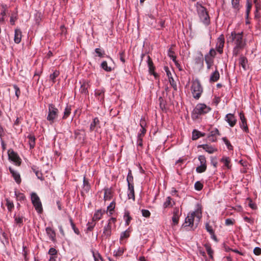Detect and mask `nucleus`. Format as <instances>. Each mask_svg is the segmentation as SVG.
Here are the masks:
<instances>
[{"label": "nucleus", "mask_w": 261, "mask_h": 261, "mask_svg": "<svg viewBox=\"0 0 261 261\" xmlns=\"http://www.w3.org/2000/svg\"><path fill=\"white\" fill-rule=\"evenodd\" d=\"M243 34V32L237 33L233 31L229 37V40L232 42L233 45L232 50L233 56H238L247 45L246 39L244 38Z\"/></svg>", "instance_id": "obj_1"}, {"label": "nucleus", "mask_w": 261, "mask_h": 261, "mask_svg": "<svg viewBox=\"0 0 261 261\" xmlns=\"http://www.w3.org/2000/svg\"><path fill=\"white\" fill-rule=\"evenodd\" d=\"M197 12L200 21L206 25H208L210 22V18L206 8L201 4L197 3Z\"/></svg>", "instance_id": "obj_2"}, {"label": "nucleus", "mask_w": 261, "mask_h": 261, "mask_svg": "<svg viewBox=\"0 0 261 261\" xmlns=\"http://www.w3.org/2000/svg\"><path fill=\"white\" fill-rule=\"evenodd\" d=\"M58 115V110L53 104H49L48 106V113L47 116V120L52 124L55 122V119Z\"/></svg>", "instance_id": "obj_3"}, {"label": "nucleus", "mask_w": 261, "mask_h": 261, "mask_svg": "<svg viewBox=\"0 0 261 261\" xmlns=\"http://www.w3.org/2000/svg\"><path fill=\"white\" fill-rule=\"evenodd\" d=\"M116 219L114 218H111L108 224L104 227L103 231V236L106 238H109L111 235V230L113 227L115 226Z\"/></svg>", "instance_id": "obj_4"}, {"label": "nucleus", "mask_w": 261, "mask_h": 261, "mask_svg": "<svg viewBox=\"0 0 261 261\" xmlns=\"http://www.w3.org/2000/svg\"><path fill=\"white\" fill-rule=\"evenodd\" d=\"M31 196L32 202L35 210L38 213H41L43 211V209L42 203L39 197L35 193H32Z\"/></svg>", "instance_id": "obj_5"}, {"label": "nucleus", "mask_w": 261, "mask_h": 261, "mask_svg": "<svg viewBox=\"0 0 261 261\" xmlns=\"http://www.w3.org/2000/svg\"><path fill=\"white\" fill-rule=\"evenodd\" d=\"M211 109L204 103H198L197 105V119L198 115H204L208 113Z\"/></svg>", "instance_id": "obj_6"}, {"label": "nucleus", "mask_w": 261, "mask_h": 261, "mask_svg": "<svg viewBox=\"0 0 261 261\" xmlns=\"http://www.w3.org/2000/svg\"><path fill=\"white\" fill-rule=\"evenodd\" d=\"M198 160L200 165L197 166V172L202 173L206 170L207 167L205 157L204 155H199Z\"/></svg>", "instance_id": "obj_7"}, {"label": "nucleus", "mask_w": 261, "mask_h": 261, "mask_svg": "<svg viewBox=\"0 0 261 261\" xmlns=\"http://www.w3.org/2000/svg\"><path fill=\"white\" fill-rule=\"evenodd\" d=\"M9 159L13 162L16 165H20L21 159L17 154L12 150H9L8 151Z\"/></svg>", "instance_id": "obj_8"}, {"label": "nucleus", "mask_w": 261, "mask_h": 261, "mask_svg": "<svg viewBox=\"0 0 261 261\" xmlns=\"http://www.w3.org/2000/svg\"><path fill=\"white\" fill-rule=\"evenodd\" d=\"M195 213V212H193L191 214H188L185 219V223L182 224L183 227L192 226L193 225Z\"/></svg>", "instance_id": "obj_9"}, {"label": "nucleus", "mask_w": 261, "mask_h": 261, "mask_svg": "<svg viewBox=\"0 0 261 261\" xmlns=\"http://www.w3.org/2000/svg\"><path fill=\"white\" fill-rule=\"evenodd\" d=\"M225 42V39L223 35H221L217 39L216 44L217 50L220 53H223V48Z\"/></svg>", "instance_id": "obj_10"}, {"label": "nucleus", "mask_w": 261, "mask_h": 261, "mask_svg": "<svg viewBox=\"0 0 261 261\" xmlns=\"http://www.w3.org/2000/svg\"><path fill=\"white\" fill-rule=\"evenodd\" d=\"M100 121L97 117L93 119V121L90 125V131L98 132V129L100 128Z\"/></svg>", "instance_id": "obj_11"}, {"label": "nucleus", "mask_w": 261, "mask_h": 261, "mask_svg": "<svg viewBox=\"0 0 261 261\" xmlns=\"http://www.w3.org/2000/svg\"><path fill=\"white\" fill-rule=\"evenodd\" d=\"M132 231V229L129 227L126 230L121 233L119 239L120 244H123L125 242V240L129 237Z\"/></svg>", "instance_id": "obj_12"}, {"label": "nucleus", "mask_w": 261, "mask_h": 261, "mask_svg": "<svg viewBox=\"0 0 261 261\" xmlns=\"http://www.w3.org/2000/svg\"><path fill=\"white\" fill-rule=\"evenodd\" d=\"M225 120L228 123L231 127L235 125L237 122V119L232 114H227L225 116Z\"/></svg>", "instance_id": "obj_13"}, {"label": "nucleus", "mask_w": 261, "mask_h": 261, "mask_svg": "<svg viewBox=\"0 0 261 261\" xmlns=\"http://www.w3.org/2000/svg\"><path fill=\"white\" fill-rule=\"evenodd\" d=\"M239 115L241 121L240 123V126L245 132H247L248 131V128L245 116L243 113H240Z\"/></svg>", "instance_id": "obj_14"}, {"label": "nucleus", "mask_w": 261, "mask_h": 261, "mask_svg": "<svg viewBox=\"0 0 261 261\" xmlns=\"http://www.w3.org/2000/svg\"><path fill=\"white\" fill-rule=\"evenodd\" d=\"M9 170L10 173H11L13 177L14 178L15 181L16 182V183L19 184L21 181L19 173L18 172L15 171L11 167H9Z\"/></svg>", "instance_id": "obj_15"}, {"label": "nucleus", "mask_w": 261, "mask_h": 261, "mask_svg": "<svg viewBox=\"0 0 261 261\" xmlns=\"http://www.w3.org/2000/svg\"><path fill=\"white\" fill-rule=\"evenodd\" d=\"M89 86V82L88 81H83L80 88V92L87 94L88 93V88Z\"/></svg>", "instance_id": "obj_16"}, {"label": "nucleus", "mask_w": 261, "mask_h": 261, "mask_svg": "<svg viewBox=\"0 0 261 261\" xmlns=\"http://www.w3.org/2000/svg\"><path fill=\"white\" fill-rule=\"evenodd\" d=\"M110 60L109 65H108V63L107 61H103L101 64V67L107 72H110L113 70V69H114V67L111 64L113 62V61L111 59H110Z\"/></svg>", "instance_id": "obj_17"}, {"label": "nucleus", "mask_w": 261, "mask_h": 261, "mask_svg": "<svg viewBox=\"0 0 261 261\" xmlns=\"http://www.w3.org/2000/svg\"><path fill=\"white\" fill-rule=\"evenodd\" d=\"M197 147H202L203 149L209 153H213L217 151V149L216 148L210 146L207 144L199 145Z\"/></svg>", "instance_id": "obj_18"}, {"label": "nucleus", "mask_w": 261, "mask_h": 261, "mask_svg": "<svg viewBox=\"0 0 261 261\" xmlns=\"http://www.w3.org/2000/svg\"><path fill=\"white\" fill-rule=\"evenodd\" d=\"M22 32L19 29H16L14 32V41L15 43L18 44L21 40Z\"/></svg>", "instance_id": "obj_19"}, {"label": "nucleus", "mask_w": 261, "mask_h": 261, "mask_svg": "<svg viewBox=\"0 0 261 261\" xmlns=\"http://www.w3.org/2000/svg\"><path fill=\"white\" fill-rule=\"evenodd\" d=\"M127 196L129 199L135 200V191L134 185L128 186Z\"/></svg>", "instance_id": "obj_20"}, {"label": "nucleus", "mask_w": 261, "mask_h": 261, "mask_svg": "<svg viewBox=\"0 0 261 261\" xmlns=\"http://www.w3.org/2000/svg\"><path fill=\"white\" fill-rule=\"evenodd\" d=\"M147 64L149 68V71L151 74H153L155 75V73L154 72V67L153 66V62L152 60L149 56H147Z\"/></svg>", "instance_id": "obj_21"}, {"label": "nucleus", "mask_w": 261, "mask_h": 261, "mask_svg": "<svg viewBox=\"0 0 261 261\" xmlns=\"http://www.w3.org/2000/svg\"><path fill=\"white\" fill-rule=\"evenodd\" d=\"M175 204V202L169 196L167 197L166 201L163 203L164 208H166L169 207H172Z\"/></svg>", "instance_id": "obj_22"}, {"label": "nucleus", "mask_w": 261, "mask_h": 261, "mask_svg": "<svg viewBox=\"0 0 261 261\" xmlns=\"http://www.w3.org/2000/svg\"><path fill=\"white\" fill-rule=\"evenodd\" d=\"M46 232L49 238V239L54 241L55 240L56 234L55 231L50 227L46 228Z\"/></svg>", "instance_id": "obj_23"}, {"label": "nucleus", "mask_w": 261, "mask_h": 261, "mask_svg": "<svg viewBox=\"0 0 261 261\" xmlns=\"http://www.w3.org/2000/svg\"><path fill=\"white\" fill-rule=\"evenodd\" d=\"M247 63L248 60L247 58L243 56H241L239 58V64L243 67L244 70H246L247 69L246 67Z\"/></svg>", "instance_id": "obj_24"}, {"label": "nucleus", "mask_w": 261, "mask_h": 261, "mask_svg": "<svg viewBox=\"0 0 261 261\" xmlns=\"http://www.w3.org/2000/svg\"><path fill=\"white\" fill-rule=\"evenodd\" d=\"M105 211H102L101 210H98L95 212L93 217V220L94 221H98L101 219Z\"/></svg>", "instance_id": "obj_25"}, {"label": "nucleus", "mask_w": 261, "mask_h": 261, "mask_svg": "<svg viewBox=\"0 0 261 261\" xmlns=\"http://www.w3.org/2000/svg\"><path fill=\"white\" fill-rule=\"evenodd\" d=\"M28 143L29 144L30 149L33 148L35 145V136L32 135H29L27 136Z\"/></svg>", "instance_id": "obj_26"}, {"label": "nucleus", "mask_w": 261, "mask_h": 261, "mask_svg": "<svg viewBox=\"0 0 261 261\" xmlns=\"http://www.w3.org/2000/svg\"><path fill=\"white\" fill-rule=\"evenodd\" d=\"M220 77V74L217 70H216L211 75L210 81L211 82H217Z\"/></svg>", "instance_id": "obj_27"}, {"label": "nucleus", "mask_w": 261, "mask_h": 261, "mask_svg": "<svg viewBox=\"0 0 261 261\" xmlns=\"http://www.w3.org/2000/svg\"><path fill=\"white\" fill-rule=\"evenodd\" d=\"M231 5L236 12L237 13L240 9V0H231Z\"/></svg>", "instance_id": "obj_28"}, {"label": "nucleus", "mask_w": 261, "mask_h": 261, "mask_svg": "<svg viewBox=\"0 0 261 261\" xmlns=\"http://www.w3.org/2000/svg\"><path fill=\"white\" fill-rule=\"evenodd\" d=\"M246 18H248L249 14L252 8V3L250 0H246Z\"/></svg>", "instance_id": "obj_29"}, {"label": "nucleus", "mask_w": 261, "mask_h": 261, "mask_svg": "<svg viewBox=\"0 0 261 261\" xmlns=\"http://www.w3.org/2000/svg\"><path fill=\"white\" fill-rule=\"evenodd\" d=\"M133 180V176L132 173V171L130 170H129L126 178L127 186L134 185Z\"/></svg>", "instance_id": "obj_30"}, {"label": "nucleus", "mask_w": 261, "mask_h": 261, "mask_svg": "<svg viewBox=\"0 0 261 261\" xmlns=\"http://www.w3.org/2000/svg\"><path fill=\"white\" fill-rule=\"evenodd\" d=\"M112 197V192L111 189H106L105 190V194H104V200L105 201L109 200L111 199Z\"/></svg>", "instance_id": "obj_31"}, {"label": "nucleus", "mask_w": 261, "mask_h": 261, "mask_svg": "<svg viewBox=\"0 0 261 261\" xmlns=\"http://www.w3.org/2000/svg\"><path fill=\"white\" fill-rule=\"evenodd\" d=\"M125 248L123 247H119L117 250L114 251V255L115 256H119L123 254L124 252Z\"/></svg>", "instance_id": "obj_32"}, {"label": "nucleus", "mask_w": 261, "mask_h": 261, "mask_svg": "<svg viewBox=\"0 0 261 261\" xmlns=\"http://www.w3.org/2000/svg\"><path fill=\"white\" fill-rule=\"evenodd\" d=\"M71 106H67L64 110V115L63 117V119H66L69 116V115H70V114L71 113Z\"/></svg>", "instance_id": "obj_33"}, {"label": "nucleus", "mask_w": 261, "mask_h": 261, "mask_svg": "<svg viewBox=\"0 0 261 261\" xmlns=\"http://www.w3.org/2000/svg\"><path fill=\"white\" fill-rule=\"evenodd\" d=\"M124 219L125 220V225H128L132 220V217L130 216L129 213L128 212H126L125 213L124 215Z\"/></svg>", "instance_id": "obj_34"}, {"label": "nucleus", "mask_w": 261, "mask_h": 261, "mask_svg": "<svg viewBox=\"0 0 261 261\" xmlns=\"http://www.w3.org/2000/svg\"><path fill=\"white\" fill-rule=\"evenodd\" d=\"M205 249H206V250L207 252V254L209 255L210 258L213 259V251L211 249V246L208 244H205Z\"/></svg>", "instance_id": "obj_35"}, {"label": "nucleus", "mask_w": 261, "mask_h": 261, "mask_svg": "<svg viewBox=\"0 0 261 261\" xmlns=\"http://www.w3.org/2000/svg\"><path fill=\"white\" fill-rule=\"evenodd\" d=\"M92 254L94 261H103L101 255L98 252H95L94 251H92Z\"/></svg>", "instance_id": "obj_36"}, {"label": "nucleus", "mask_w": 261, "mask_h": 261, "mask_svg": "<svg viewBox=\"0 0 261 261\" xmlns=\"http://www.w3.org/2000/svg\"><path fill=\"white\" fill-rule=\"evenodd\" d=\"M221 162H223L224 164V165L227 168H229V163H230V159L228 157L224 156L223 157L221 160Z\"/></svg>", "instance_id": "obj_37"}, {"label": "nucleus", "mask_w": 261, "mask_h": 261, "mask_svg": "<svg viewBox=\"0 0 261 261\" xmlns=\"http://www.w3.org/2000/svg\"><path fill=\"white\" fill-rule=\"evenodd\" d=\"M180 216H176L173 215L172 217V226H175L178 224L179 217Z\"/></svg>", "instance_id": "obj_38"}, {"label": "nucleus", "mask_w": 261, "mask_h": 261, "mask_svg": "<svg viewBox=\"0 0 261 261\" xmlns=\"http://www.w3.org/2000/svg\"><path fill=\"white\" fill-rule=\"evenodd\" d=\"M6 206L9 211L11 212L13 208H14V204L13 202L10 200L7 199H6Z\"/></svg>", "instance_id": "obj_39"}, {"label": "nucleus", "mask_w": 261, "mask_h": 261, "mask_svg": "<svg viewBox=\"0 0 261 261\" xmlns=\"http://www.w3.org/2000/svg\"><path fill=\"white\" fill-rule=\"evenodd\" d=\"M201 210V206L199 204H197V219L199 220H200L202 217Z\"/></svg>", "instance_id": "obj_40"}, {"label": "nucleus", "mask_w": 261, "mask_h": 261, "mask_svg": "<svg viewBox=\"0 0 261 261\" xmlns=\"http://www.w3.org/2000/svg\"><path fill=\"white\" fill-rule=\"evenodd\" d=\"M222 140L224 142V143L227 146V148L229 150H232L233 149V146L230 144V142L228 141V140L226 137H223L222 138Z\"/></svg>", "instance_id": "obj_41"}, {"label": "nucleus", "mask_w": 261, "mask_h": 261, "mask_svg": "<svg viewBox=\"0 0 261 261\" xmlns=\"http://www.w3.org/2000/svg\"><path fill=\"white\" fill-rule=\"evenodd\" d=\"M95 94L96 96H99L98 99H100V100L103 99L104 92L103 90H96Z\"/></svg>", "instance_id": "obj_42"}, {"label": "nucleus", "mask_w": 261, "mask_h": 261, "mask_svg": "<svg viewBox=\"0 0 261 261\" xmlns=\"http://www.w3.org/2000/svg\"><path fill=\"white\" fill-rule=\"evenodd\" d=\"M59 75V72L57 70L55 71L52 74L50 75V79L52 80L53 83H55V80Z\"/></svg>", "instance_id": "obj_43"}, {"label": "nucleus", "mask_w": 261, "mask_h": 261, "mask_svg": "<svg viewBox=\"0 0 261 261\" xmlns=\"http://www.w3.org/2000/svg\"><path fill=\"white\" fill-rule=\"evenodd\" d=\"M83 185L84 190L86 191H88L90 188V186L88 181L86 179L85 177L84 178Z\"/></svg>", "instance_id": "obj_44"}, {"label": "nucleus", "mask_w": 261, "mask_h": 261, "mask_svg": "<svg viewBox=\"0 0 261 261\" xmlns=\"http://www.w3.org/2000/svg\"><path fill=\"white\" fill-rule=\"evenodd\" d=\"M70 220V224H71V226L72 227V229L73 230L74 232L77 234H80V231L78 229V228H77L76 227H75V224H74V223L73 222V221L72 220L71 218H70L69 219Z\"/></svg>", "instance_id": "obj_45"}, {"label": "nucleus", "mask_w": 261, "mask_h": 261, "mask_svg": "<svg viewBox=\"0 0 261 261\" xmlns=\"http://www.w3.org/2000/svg\"><path fill=\"white\" fill-rule=\"evenodd\" d=\"M205 60L207 65V68H210L213 61L211 57H209L208 55L205 56Z\"/></svg>", "instance_id": "obj_46"}, {"label": "nucleus", "mask_w": 261, "mask_h": 261, "mask_svg": "<svg viewBox=\"0 0 261 261\" xmlns=\"http://www.w3.org/2000/svg\"><path fill=\"white\" fill-rule=\"evenodd\" d=\"M23 217L22 216H15V222L16 224L20 225L23 223Z\"/></svg>", "instance_id": "obj_47"}, {"label": "nucleus", "mask_w": 261, "mask_h": 261, "mask_svg": "<svg viewBox=\"0 0 261 261\" xmlns=\"http://www.w3.org/2000/svg\"><path fill=\"white\" fill-rule=\"evenodd\" d=\"M115 206V203L112 201L107 207V210L112 214Z\"/></svg>", "instance_id": "obj_48"}, {"label": "nucleus", "mask_w": 261, "mask_h": 261, "mask_svg": "<svg viewBox=\"0 0 261 261\" xmlns=\"http://www.w3.org/2000/svg\"><path fill=\"white\" fill-rule=\"evenodd\" d=\"M169 81L170 84L173 87L174 90H177V88L176 83L175 81L174 80V79H173V77L170 78V79H169Z\"/></svg>", "instance_id": "obj_49"}, {"label": "nucleus", "mask_w": 261, "mask_h": 261, "mask_svg": "<svg viewBox=\"0 0 261 261\" xmlns=\"http://www.w3.org/2000/svg\"><path fill=\"white\" fill-rule=\"evenodd\" d=\"M33 169L34 170V172L35 173V174L37 176V177H38V178L41 180H43L44 179V178L43 177V175H42V174L41 173V172L38 170L35 169Z\"/></svg>", "instance_id": "obj_50"}, {"label": "nucleus", "mask_w": 261, "mask_h": 261, "mask_svg": "<svg viewBox=\"0 0 261 261\" xmlns=\"http://www.w3.org/2000/svg\"><path fill=\"white\" fill-rule=\"evenodd\" d=\"M48 254L49 256H57V251L54 248L49 249Z\"/></svg>", "instance_id": "obj_51"}, {"label": "nucleus", "mask_w": 261, "mask_h": 261, "mask_svg": "<svg viewBox=\"0 0 261 261\" xmlns=\"http://www.w3.org/2000/svg\"><path fill=\"white\" fill-rule=\"evenodd\" d=\"M13 88H14V89L15 90V95L16 96V97H17V98L18 99L19 98V95H20V89L16 85H13Z\"/></svg>", "instance_id": "obj_52"}, {"label": "nucleus", "mask_w": 261, "mask_h": 261, "mask_svg": "<svg viewBox=\"0 0 261 261\" xmlns=\"http://www.w3.org/2000/svg\"><path fill=\"white\" fill-rule=\"evenodd\" d=\"M168 55L170 57V58L173 60V61L174 62L175 64H176V57L175 56L173 55V53L171 49H169L168 50Z\"/></svg>", "instance_id": "obj_53"}, {"label": "nucleus", "mask_w": 261, "mask_h": 261, "mask_svg": "<svg viewBox=\"0 0 261 261\" xmlns=\"http://www.w3.org/2000/svg\"><path fill=\"white\" fill-rule=\"evenodd\" d=\"M146 132V128H141V127L140 132L138 134V136L140 138L143 137V136L145 134Z\"/></svg>", "instance_id": "obj_54"}, {"label": "nucleus", "mask_w": 261, "mask_h": 261, "mask_svg": "<svg viewBox=\"0 0 261 261\" xmlns=\"http://www.w3.org/2000/svg\"><path fill=\"white\" fill-rule=\"evenodd\" d=\"M142 214L143 216L145 217H149L150 216V212L147 210H142Z\"/></svg>", "instance_id": "obj_55"}, {"label": "nucleus", "mask_w": 261, "mask_h": 261, "mask_svg": "<svg viewBox=\"0 0 261 261\" xmlns=\"http://www.w3.org/2000/svg\"><path fill=\"white\" fill-rule=\"evenodd\" d=\"M95 51V53L98 55V56H99L100 57H102L103 56V55L105 54V52L103 50H101L100 49L98 48H96Z\"/></svg>", "instance_id": "obj_56"}, {"label": "nucleus", "mask_w": 261, "mask_h": 261, "mask_svg": "<svg viewBox=\"0 0 261 261\" xmlns=\"http://www.w3.org/2000/svg\"><path fill=\"white\" fill-rule=\"evenodd\" d=\"M205 228L206 230L210 233V234H213L214 231L211 226L207 223L205 225Z\"/></svg>", "instance_id": "obj_57"}, {"label": "nucleus", "mask_w": 261, "mask_h": 261, "mask_svg": "<svg viewBox=\"0 0 261 261\" xmlns=\"http://www.w3.org/2000/svg\"><path fill=\"white\" fill-rule=\"evenodd\" d=\"M17 19V17L14 14V15H12L10 17V23L12 24V25H14L15 24V22L16 21V20Z\"/></svg>", "instance_id": "obj_58"}, {"label": "nucleus", "mask_w": 261, "mask_h": 261, "mask_svg": "<svg viewBox=\"0 0 261 261\" xmlns=\"http://www.w3.org/2000/svg\"><path fill=\"white\" fill-rule=\"evenodd\" d=\"M243 219L245 220V221L250 223V224H253L254 223V220L251 218L245 216L244 217Z\"/></svg>", "instance_id": "obj_59"}, {"label": "nucleus", "mask_w": 261, "mask_h": 261, "mask_svg": "<svg viewBox=\"0 0 261 261\" xmlns=\"http://www.w3.org/2000/svg\"><path fill=\"white\" fill-rule=\"evenodd\" d=\"M173 215L176 216H180L181 213L179 211L178 207H175L173 209Z\"/></svg>", "instance_id": "obj_60"}, {"label": "nucleus", "mask_w": 261, "mask_h": 261, "mask_svg": "<svg viewBox=\"0 0 261 261\" xmlns=\"http://www.w3.org/2000/svg\"><path fill=\"white\" fill-rule=\"evenodd\" d=\"M211 135H212V136H215L220 135L219 130L216 128H215L214 129H213V130L211 131Z\"/></svg>", "instance_id": "obj_61"}, {"label": "nucleus", "mask_w": 261, "mask_h": 261, "mask_svg": "<svg viewBox=\"0 0 261 261\" xmlns=\"http://www.w3.org/2000/svg\"><path fill=\"white\" fill-rule=\"evenodd\" d=\"M140 125L141 128H145L146 126V123L144 118H142L140 120Z\"/></svg>", "instance_id": "obj_62"}, {"label": "nucleus", "mask_w": 261, "mask_h": 261, "mask_svg": "<svg viewBox=\"0 0 261 261\" xmlns=\"http://www.w3.org/2000/svg\"><path fill=\"white\" fill-rule=\"evenodd\" d=\"M137 144L138 146L142 147L143 145V137H139L138 136Z\"/></svg>", "instance_id": "obj_63"}, {"label": "nucleus", "mask_w": 261, "mask_h": 261, "mask_svg": "<svg viewBox=\"0 0 261 261\" xmlns=\"http://www.w3.org/2000/svg\"><path fill=\"white\" fill-rule=\"evenodd\" d=\"M254 253L256 255H259L261 254V249L259 247H255L253 250Z\"/></svg>", "instance_id": "obj_64"}]
</instances>
